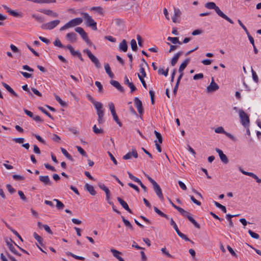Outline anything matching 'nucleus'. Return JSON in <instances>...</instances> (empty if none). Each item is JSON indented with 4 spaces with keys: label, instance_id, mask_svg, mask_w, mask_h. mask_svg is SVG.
<instances>
[{
    "label": "nucleus",
    "instance_id": "obj_1",
    "mask_svg": "<svg viewBox=\"0 0 261 261\" xmlns=\"http://www.w3.org/2000/svg\"><path fill=\"white\" fill-rule=\"evenodd\" d=\"M205 7L208 9H214L215 10L216 13L221 17L225 19L231 24L233 23V21L229 18L227 15H226L220 9L216 6V4L214 2H208L205 4Z\"/></svg>",
    "mask_w": 261,
    "mask_h": 261
},
{
    "label": "nucleus",
    "instance_id": "obj_2",
    "mask_svg": "<svg viewBox=\"0 0 261 261\" xmlns=\"http://www.w3.org/2000/svg\"><path fill=\"white\" fill-rule=\"evenodd\" d=\"M93 105L96 110V114L98 116V124H102L105 121L104 118V110H102V104L100 102L95 101L93 103Z\"/></svg>",
    "mask_w": 261,
    "mask_h": 261
},
{
    "label": "nucleus",
    "instance_id": "obj_3",
    "mask_svg": "<svg viewBox=\"0 0 261 261\" xmlns=\"http://www.w3.org/2000/svg\"><path fill=\"white\" fill-rule=\"evenodd\" d=\"M83 22V19L82 18H75L71 19L67 23H66L60 29V31H63L69 28L74 27L76 25L81 24Z\"/></svg>",
    "mask_w": 261,
    "mask_h": 261
},
{
    "label": "nucleus",
    "instance_id": "obj_4",
    "mask_svg": "<svg viewBox=\"0 0 261 261\" xmlns=\"http://www.w3.org/2000/svg\"><path fill=\"white\" fill-rule=\"evenodd\" d=\"M145 176L148 179V180L152 184L153 188V190L158 196L161 199H163V195L162 194V190L160 187V186L157 184V182L153 179L151 177H150L148 174H145Z\"/></svg>",
    "mask_w": 261,
    "mask_h": 261
},
{
    "label": "nucleus",
    "instance_id": "obj_5",
    "mask_svg": "<svg viewBox=\"0 0 261 261\" xmlns=\"http://www.w3.org/2000/svg\"><path fill=\"white\" fill-rule=\"evenodd\" d=\"M81 15L83 16L84 20L88 26L92 27L94 30H97L96 22L94 21L91 16L86 12L82 13Z\"/></svg>",
    "mask_w": 261,
    "mask_h": 261
},
{
    "label": "nucleus",
    "instance_id": "obj_6",
    "mask_svg": "<svg viewBox=\"0 0 261 261\" xmlns=\"http://www.w3.org/2000/svg\"><path fill=\"white\" fill-rule=\"evenodd\" d=\"M84 52L86 53L89 59L94 64L95 67L99 69L101 68V64L98 60V59L93 55L91 51L88 49H85L84 50Z\"/></svg>",
    "mask_w": 261,
    "mask_h": 261
},
{
    "label": "nucleus",
    "instance_id": "obj_7",
    "mask_svg": "<svg viewBox=\"0 0 261 261\" xmlns=\"http://www.w3.org/2000/svg\"><path fill=\"white\" fill-rule=\"evenodd\" d=\"M239 113L242 125L245 127L248 126L250 122L248 115L243 110H240Z\"/></svg>",
    "mask_w": 261,
    "mask_h": 261
},
{
    "label": "nucleus",
    "instance_id": "obj_8",
    "mask_svg": "<svg viewBox=\"0 0 261 261\" xmlns=\"http://www.w3.org/2000/svg\"><path fill=\"white\" fill-rule=\"evenodd\" d=\"M60 22L59 20H55L43 24L41 28L44 30H52L57 26Z\"/></svg>",
    "mask_w": 261,
    "mask_h": 261
},
{
    "label": "nucleus",
    "instance_id": "obj_9",
    "mask_svg": "<svg viewBox=\"0 0 261 261\" xmlns=\"http://www.w3.org/2000/svg\"><path fill=\"white\" fill-rule=\"evenodd\" d=\"M75 31L81 35V37L86 43H88L89 42V39L87 34L82 28L77 27L75 29Z\"/></svg>",
    "mask_w": 261,
    "mask_h": 261
},
{
    "label": "nucleus",
    "instance_id": "obj_10",
    "mask_svg": "<svg viewBox=\"0 0 261 261\" xmlns=\"http://www.w3.org/2000/svg\"><path fill=\"white\" fill-rule=\"evenodd\" d=\"M215 132L217 134H225L228 138L231 139L233 141H235V138L231 134L226 132L222 126H219L215 129Z\"/></svg>",
    "mask_w": 261,
    "mask_h": 261
},
{
    "label": "nucleus",
    "instance_id": "obj_11",
    "mask_svg": "<svg viewBox=\"0 0 261 261\" xmlns=\"http://www.w3.org/2000/svg\"><path fill=\"white\" fill-rule=\"evenodd\" d=\"M219 88V86L217 84H216L214 80V78L212 77V81L209 86H208L206 88V91L208 93L213 92L214 91H217Z\"/></svg>",
    "mask_w": 261,
    "mask_h": 261
},
{
    "label": "nucleus",
    "instance_id": "obj_12",
    "mask_svg": "<svg viewBox=\"0 0 261 261\" xmlns=\"http://www.w3.org/2000/svg\"><path fill=\"white\" fill-rule=\"evenodd\" d=\"M14 243V244H15L12 239H10V240H7L6 241V244L7 245V246L8 247L9 249H10V250L15 255H17L18 256H20L21 255V254L20 253H19L17 250H16V249L15 248L14 246L13 245L12 243Z\"/></svg>",
    "mask_w": 261,
    "mask_h": 261
},
{
    "label": "nucleus",
    "instance_id": "obj_13",
    "mask_svg": "<svg viewBox=\"0 0 261 261\" xmlns=\"http://www.w3.org/2000/svg\"><path fill=\"white\" fill-rule=\"evenodd\" d=\"M134 102L139 113L140 115H142L144 112V110L142 107V101L138 97H135Z\"/></svg>",
    "mask_w": 261,
    "mask_h": 261
},
{
    "label": "nucleus",
    "instance_id": "obj_14",
    "mask_svg": "<svg viewBox=\"0 0 261 261\" xmlns=\"http://www.w3.org/2000/svg\"><path fill=\"white\" fill-rule=\"evenodd\" d=\"M239 170L244 175H248L249 176L252 177L254 179H255L257 182L258 183H261V179L259 178L257 176L254 174L252 172H249L244 171L241 167H239Z\"/></svg>",
    "mask_w": 261,
    "mask_h": 261
},
{
    "label": "nucleus",
    "instance_id": "obj_15",
    "mask_svg": "<svg viewBox=\"0 0 261 261\" xmlns=\"http://www.w3.org/2000/svg\"><path fill=\"white\" fill-rule=\"evenodd\" d=\"M133 156L135 158L138 157V153L137 150L135 148H133L130 152L127 153L125 155L123 156V159L125 160H129Z\"/></svg>",
    "mask_w": 261,
    "mask_h": 261
},
{
    "label": "nucleus",
    "instance_id": "obj_16",
    "mask_svg": "<svg viewBox=\"0 0 261 261\" xmlns=\"http://www.w3.org/2000/svg\"><path fill=\"white\" fill-rule=\"evenodd\" d=\"M215 150L218 153L221 161L225 164H227L229 162L227 156L223 153V151L217 148L215 149Z\"/></svg>",
    "mask_w": 261,
    "mask_h": 261
},
{
    "label": "nucleus",
    "instance_id": "obj_17",
    "mask_svg": "<svg viewBox=\"0 0 261 261\" xmlns=\"http://www.w3.org/2000/svg\"><path fill=\"white\" fill-rule=\"evenodd\" d=\"M66 39L71 43H74L77 40V35L74 32H70L66 34Z\"/></svg>",
    "mask_w": 261,
    "mask_h": 261
},
{
    "label": "nucleus",
    "instance_id": "obj_18",
    "mask_svg": "<svg viewBox=\"0 0 261 261\" xmlns=\"http://www.w3.org/2000/svg\"><path fill=\"white\" fill-rule=\"evenodd\" d=\"M39 180L45 186H51L52 185V182L48 175H40L39 176Z\"/></svg>",
    "mask_w": 261,
    "mask_h": 261
},
{
    "label": "nucleus",
    "instance_id": "obj_19",
    "mask_svg": "<svg viewBox=\"0 0 261 261\" xmlns=\"http://www.w3.org/2000/svg\"><path fill=\"white\" fill-rule=\"evenodd\" d=\"M183 216L187 217L188 220L197 228H200V225L190 215V213L186 211V214L182 215Z\"/></svg>",
    "mask_w": 261,
    "mask_h": 261
},
{
    "label": "nucleus",
    "instance_id": "obj_20",
    "mask_svg": "<svg viewBox=\"0 0 261 261\" xmlns=\"http://www.w3.org/2000/svg\"><path fill=\"white\" fill-rule=\"evenodd\" d=\"M3 8L5 9V10H6V11L9 13L10 15H12L13 16L16 17H21L22 15L20 13H18L14 10H11L10 8L7 7V6L4 5L3 6Z\"/></svg>",
    "mask_w": 261,
    "mask_h": 261
},
{
    "label": "nucleus",
    "instance_id": "obj_21",
    "mask_svg": "<svg viewBox=\"0 0 261 261\" xmlns=\"http://www.w3.org/2000/svg\"><path fill=\"white\" fill-rule=\"evenodd\" d=\"M117 200L118 201V202H119V203L121 205V206L126 210L127 211L128 213H130V214H132L133 212L132 211V210L129 208L128 204H127V203L126 202H125L123 200H122L121 198L120 197H117Z\"/></svg>",
    "mask_w": 261,
    "mask_h": 261
},
{
    "label": "nucleus",
    "instance_id": "obj_22",
    "mask_svg": "<svg viewBox=\"0 0 261 261\" xmlns=\"http://www.w3.org/2000/svg\"><path fill=\"white\" fill-rule=\"evenodd\" d=\"M113 256L119 260V261H125L121 256L122 253L115 249L112 248L110 250Z\"/></svg>",
    "mask_w": 261,
    "mask_h": 261
},
{
    "label": "nucleus",
    "instance_id": "obj_23",
    "mask_svg": "<svg viewBox=\"0 0 261 261\" xmlns=\"http://www.w3.org/2000/svg\"><path fill=\"white\" fill-rule=\"evenodd\" d=\"M110 84L115 87L117 90H118L121 92H124V88L121 85L119 84V83L116 81L111 80L110 82Z\"/></svg>",
    "mask_w": 261,
    "mask_h": 261
},
{
    "label": "nucleus",
    "instance_id": "obj_24",
    "mask_svg": "<svg viewBox=\"0 0 261 261\" xmlns=\"http://www.w3.org/2000/svg\"><path fill=\"white\" fill-rule=\"evenodd\" d=\"M40 12L47 15L52 16L54 17H57L58 16V14L57 13L54 12L52 10H50L41 9Z\"/></svg>",
    "mask_w": 261,
    "mask_h": 261
},
{
    "label": "nucleus",
    "instance_id": "obj_25",
    "mask_svg": "<svg viewBox=\"0 0 261 261\" xmlns=\"http://www.w3.org/2000/svg\"><path fill=\"white\" fill-rule=\"evenodd\" d=\"M181 14V12L179 9L174 8V15L172 17V19L173 22H177V18L179 17Z\"/></svg>",
    "mask_w": 261,
    "mask_h": 261
},
{
    "label": "nucleus",
    "instance_id": "obj_26",
    "mask_svg": "<svg viewBox=\"0 0 261 261\" xmlns=\"http://www.w3.org/2000/svg\"><path fill=\"white\" fill-rule=\"evenodd\" d=\"M128 46L127 45V42L125 40H123L122 42L119 44V49L120 50L126 52L127 50Z\"/></svg>",
    "mask_w": 261,
    "mask_h": 261
},
{
    "label": "nucleus",
    "instance_id": "obj_27",
    "mask_svg": "<svg viewBox=\"0 0 261 261\" xmlns=\"http://www.w3.org/2000/svg\"><path fill=\"white\" fill-rule=\"evenodd\" d=\"M86 190L90 193L91 195H95L96 192L95 191L93 187L88 184H86L85 186Z\"/></svg>",
    "mask_w": 261,
    "mask_h": 261
},
{
    "label": "nucleus",
    "instance_id": "obj_28",
    "mask_svg": "<svg viewBox=\"0 0 261 261\" xmlns=\"http://www.w3.org/2000/svg\"><path fill=\"white\" fill-rule=\"evenodd\" d=\"M182 54V51H179L176 54V55L172 58L171 61V64L172 66H174L176 63H177L179 57Z\"/></svg>",
    "mask_w": 261,
    "mask_h": 261
},
{
    "label": "nucleus",
    "instance_id": "obj_29",
    "mask_svg": "<svg viewBox=\"0 0 261 261\" xmlns=\"http://www.w3.org/2000/svg\"><path fill=\"white\" fill-rule=\"evenodd\" d=\"M190 62V59L189 58L186 59L180 65L178 71L179 72H182L183 70L186 68L189 62Z\"/></svg>",
    "mask_w": 261,
    "mask_h": 261
},
{
    "label": "nucleus",
    "instance_id": "obj_30",
    "mask_svg": "<svg viewBox=\"0 0 261 261\" xmlns=\"http://www.w3.org/2000/svg\"><path fill=\"white\" fill-rule=\"evenodd\" d=\"M169 201L171 205L176 210H177L181 215H184L185 214H186L185 210H184L181 207L176 206L174 203L172 202V201L170 199H169Z\"/></svg>",
    "mask_w": 261,
    "mask_h": 261
},
{
    "label": "nucleus",
    "instance_id": "obj_31",
    "mask_svg": "<svg viewBox=\"0 0 261 261\" xmlns=\"http://www.w3.org/2000/svg\"><path fill=\"white\" fill-rule=\"evenodd\" d=\"M154 210L159 215H160L161 217H163L167 219H169V218L168 215L164 214L162 212H161L159 209H158L156 207L154 206Z\"/></svg>",
    "mask_w": 261,
    "mask_h": 261
},
{
    "label": "nucleus",
    "instance_id": "obj_32",
    "mask_svg": "<svg viewBox=\"0 0 261 261\" xmlns=\"http://www.w3.org/2000/svg\"><path fill=\"white\" fill-rule=\"evenodd\" d=\"M121 218L122 220V221L123 222L124 225L126 226V227L129 228L130 230H134V228L131 224V223L128 221L127 220L125 219L123 216H121Z\"/></svg>",
    "mask_w": 261,
    "mask_h": 261
},
{
    "label": "nucleus",
    "instance_id": "obj_33",
    "mask_svg": "<svg viewBox=\"0 0 261 261\" xmlns=\"http://www.w3.org/2000/svg\"><path fill=\"white\" fill-rule=\"evenodd\" d=\"M61 152H62V153L67 159H68L70 161H73V158L72 157V156L69 153H68V152L67 151V150L61 147Z\"/></svg>",
    "mask_w": 261,
    "mask_h": 261
},
{
    "label": "nucleus",
    "instance_id": "obj_34",
    "mask_svg": "<svg viewBox=\"0 0 261 261\" xmlns=\"http://www.w3.org/2000/svg\"><path fill=\"white\" fill-rule=\"evenodd\" d=\"M167 40L168 41H171L173 44H176V43H178L179 44H181V42L179 41L178 38L177 37H168L167 38Z\"/></svg>",
    "mask_w": 261,
    "mask_h": 261
},
{
    "label": "nucleus",
    "instance_id": "obj_35",
    "mask_svg": "<svg viewBox=\"0 0 261 261\" xmlns=\"http://www.w3.org/2000/svg\"><path fill=\"white\" fill-rule=\"evenodd\" d=\"M54 201L56 202V203H57L56 206L58 210H60L63 209V208L65 206H64V204L61 201H60L59 200L57 199H54Z\"/></svg>",
    "mask_w": 261,
    "mask_h": 261
},
{
    "label": "nucleus",
    "instance_id": "obj_36",
    "mask_svg": "<svg viewBox=\"0 0 261 261\" xmlns=\"http://www.w3.org/2000/svg\"><path fill=\"white\" fill-rule=\"evenodd\" d=\"M67 48H68L70 53L73 55V56H77V54H79L80 52L79 51H75L74 50L73 48L72 47V46L71 45H68L66 46V47Z\"/></svg>",
    "mask_w": 261,
    "mask_h": 261
},
{
    "label": "nucleus",
    "instance_id": "obj_37",
    "mask_svg": "<svg viewBox=\"0 0 261 261\" xmlns=\"http://www.w3.org/2000/svg\"><path fill=\"white\" fill-rule=\"evenodd\" d=\"M177 234L180 238L185 240L186 241H189L191 243L194 244V242L190 240L185 234L181 233L180 231H178V232L177 233Z\"/></svg>",
    "mask_w": 261,
    "mask_h": 261
},
{
    "label": "nucleus",
    "instance_id": "obj_38",
    "mask_svg": "<svg viewBox=\"0 0 261 261\" xmlns=\"http://www.w3.org/2000/svg\"><path fill=\"white\" fill-rule=\"evenodd\" d=\"M177 234L180 238L185 240L186 241H189L191 243L194 244V242L190 240L185 234L181 233L180 231H178V232L177 233Z\"/></svg>",
    "mask_w": 261,
    "mask_h": 261
},
{
    "label": "nucleus",
    "instance_id": "obj_39",
    "mask_svg": "<svg viewBox=\"0 0 261 261\" xmlns=\"http://www.w3.org/2000/svg\"><path fill=\"white\" fill-rule=\"evenodd\" d=\"M131 48L133 50L137 51L138 50V46L136 41L135 39H132L130 41Z\"/></svg>",
    "mask_w": 261,
    "mask_h": 261
},
{
    "label": "nucleus",
    "instance_id": "obj_40",
    "mask_svg": "<svg viewBox=\"0 0 261 261\" xmlns=\"http://www.w3.org/2000/svg\"><path fill=\"white\" fill-rule=\"evenodd\" d=\"M214 203L216 207L220 208L224 213H226V208L225 206L216 201H214Z\"/></svg>",
    "mask_w": 261,
    "mask_h": 261
},
{
    "label": "nucleus",
    "instance_id": "obj_41",
    "mask_svg": "<svg viewBox=\"0 0 261 261\" xmlns=\"http://www.w3.org/2000/svg\"><path fill=\"white\" fill-rule=\"evenodd\" d=\"M111 114H112V115L113 116V117L114 120L115 121V122L119 125V126H121L122 123L120 121L116 112L111 113Z\"/></svg>",
    "mask_w": 261,
    "mask_h": 261
},
{
    "label": "nucleus",
    "instance_id": "obj_42",
    "mask_svg": "<svg viewBox=\"0 0 261 261\" xmlns=\"http://www.w3.org/2000/svg\"><path fill=\"white\" fill-rule=\"evenodd\" d=\"M90 9L91 11H95L100 14H103V9L100 6L93 7Z\"/></svg>",
    "mask_w": 261,
    "mask_h": 261
},
{
    "label": "nucleus",
    "instance_id": "obj_43",
    "mask_svg": "<svg viewBox=\"0 0 261 261\" xmlns=\"http://www.w3.org/2000/svg\"><path fill=\"white\" fill-rule=\"evenodd\" d=\"M93 131L96 134H100L103 133V129L100 128H99L97 127L95 124L93 126Z\"/></svg>",
    "mask_w": 261,
    "mask_h": 261
},
{
    "label": "nucleus",
    "instance_id": "obj_44",
    "mask_svg": "<svg viewBox=\"0 0 261 261\" xmlns=\"http://www.w3.org/2000/svg\"><path fill=\"white\" fill-rule=\"evenodd\" d=\"M67 254L70 255L71 256H72V257H73L74 258H75L76 259H79V260H84L85 259L84 257L76 255L70 252H67Z\"/></svg>",
    "mask_w": 261,
    "mask_h": 261
},
{
    "label": "nucleus",
    "instance_id": "obj_45",
    "mask_svg": "<svg viewBox=\"0 0 261 261\" xmlns=\"http://www.w3.org/2000/svg\"><path fill=\"white\" fill-rule=\"evenodd\" d=\"M32 17L39 22H43L44 21V18L42 17L38 16L35 14H33L32 15Z\"/></svg>",
    "mask_w": 261,
    "mask_h": 261
},
{
    "label": "nucleus",
    "instance_id": "obj_46",
    "mask_svg": "<svg viewBox=\"0 0 261 261\" xmlns=\"http://www.w3.org/2000/svg\"><path fill=\"white\" fill-rule=\"evenodd\" d=\"M55 99L61 105V106L63 107H66V103L65 101H63L59 96L56 95Z\"/></svg>",
    "mask_w": 261,
    "mask_h": 261
},
{
    "label": "nucleus",
    "instance_id": "obj_47",
    "mask_svg": "<svg viewBox=\"0 0 261 261\" xmlns=\"http://www.w3.org/2000/svg\"><path fill=\"white\" fill-rule=\"evenodd\" d=\"M38 109L40 110L42 113L45 114L46 115H47L48 117H49L50 119H53V117L51 116L49 113H48L45 109H44L42 107H39Z\"/></svg>",
    "mask_w": 261,
    "mask_h": 261
},
{
    "label": "nucleus",
    "instance_id": "obj_48",
    "mask_svg": "<svg viewBox=\"0 0 261 261\" xmlns=\"http://www.w3.org/2000/svg\"><path fill=\"white\" fill-rule=\"evenodd\" d=\"M170 221V225L173 227L174 228L175 231L176 233H178V231H179V230L178 228V227L175 223V222L174 221L173 219L172 218L169 219Z\"/></svg>",
    "mask_w": 261,
    "mask_h": 261
},
{
    "label": "nucleus",
    "instance_id": "obj_49",
    "mask_svg": "<svg viewBox=\"0 0 261 261\" xmlns=\"http://www.w3.org/2000/svg\"><path fill=\"white\" fill-rule=\"evenodd\" d=\"M154 134H155L156 138L158 139L159 142L160 143H162L163 142V138L161 134L157 132L156 130L154 131Z\"/></svg>",
    "mask_w": 261,
    "mask_h": 261
},
{
    "label": "nucleus",
    "instance_id": "obj_50",
    "mask_svg": "<svg viewBox=\"0 0 261 261\" xmlns=\"http://www.w3.org/2000/svg\"><path fill=\"white\" fill-rule=\"evenodd\" d=\"M53 43L55 46H58L59 47H60V48L64 47V45L62 44L60 40L58 38H57L55 40V41Z\"/></svg>",
    "mask_w": 261,
    "mask_h": 261
},
{
    "label": "nucleus",
    "instance_id": "obj_51",
    "mask_svg": "<svg viewBox=\"0 0 261 261\" xmlns=\"http://www.w3.org/2000/svg\"><path fill=\"white\" fill-rule=\"evenodd\" d=\"M158 72L159 74H163L165 76H167L168 75V68H167L166 70H164L163 68H160Z\"/></svg>",
    "mask_w": 261,
    "mask_h": 261
},
{
    "label": "nucleus",
    "instance_id": "obj_52",
    "mask_svg": "<svg viewBox=\"0 0 261 261\" xmlns=\"http://www.w3.org/2000/svg\"><path fill=\"white\" fill-rule=\"evenodd\" d=\"M76 148L77 151L81 154L82 155L87 157V155L86 151L80 146H76Z\"/></svg>",
    "mask_w": 261,
    "mask_h": 261
},
{
    "label": "nucleus",
    "instance_id": "obj_53",
    "mask_svg": "<svg viewBox=\"0 0 261 261\" xmlns=\"http://www.w3.org/2000/svg\"><path fill=\"white\" fill-rule=\"evenodd\" d=\"M161 251H162V252L165 254L167 257H170V258H172L173 256L172 255H171L169 252L168 251L166 250V247H164V248H162L161 249Z\"/></svg>",
    "mask_w": 261,
    "mask_h": 261
},
{
    "label": "nucleus",
    "instance_id": "obj_54",
    "mask_svg": "<svg viewBox=\"0 0 261 261\" xmlns=\"http://www.w3.org/2000/svg\"><path fill=\"white\" fill-rule=\"evenodd\" d=\"M248 233L250 235V236L253 239H258L259 238V236L257 233L253 232L251 230H248Z\"/></svg>",
    "mask_w": 261,
    "mask_h": 261
},
{
    "label": "nucleus",
    "instance_id": "obj_55",
    "mask_svg": "<svg viewBox=\"0 0 261 261\" xmlns=\"http://www.w3.org/2000/svg\"><path fill=\"white\" fill-rule=\"evenodd\" d=\"M138 77L140 81H141L143 86L145 88H146L147 85H146L145 81L144 80V77H143L142 76H141V75L139 73H138Z\"/></svg>",
    "mask_w": 261,
    "mask_h": 261
},
{
    "label": "nucleus",
    "instance_id": "obj_56",
    "mask_svg": "<svg viewBox=\"0 0 261 261\" xmlns=\"http://www.w3.org/2000/svg\"><path fill=\"white\" fill-rule=\"evenodd\" d=\"M95 84L98 88V91L100 93H102L103 92V87L101 83L99 82L96 81Z\"/></svg>",
    "mask_w": 261,
    "mask_h": 261
},
{
    "label": "nucleus",
    "instance_id": "obj_57",
    "mask_svg": "<svg viewBox=\"0 0 261 261\" xmlns=\"http://www.w3.org/2000/svg\"><path fill=\"white\" fill-rule=\"evenodd\" d=\"M33 237L39 243H41V242L42 241V238L39 236L36 232H34L33 233Z\"/></svg>",
    "mask_w": 261,
    "mask_h": 261
},
{
    "label": "nucleus",
    "instance_id": "obj_58",
    "mask_svg": "<svg viewBox=\"0 0 261 261\" xmlns=\"http://www.w3.org/2000/svg\"><path fill=\"white\" fill-rule=\"evenodd\" d=\"M24 138H15L13 139V141H14L15 143H19V144H22L24 142Z\"/></svg>",
    "mask_w": 261,
    "mask_h": 261
},
{
    "label": "nucleus",
    "instance_id": "obj_59",
    "mask_svg": "<svg viewBox=\"0 0 261 261\" xmlns=\"http://www.w3.org/2000/svg\"><path fill=\"white\" fill-rule=\"evenodd\" d=\"M149 93L151 98V104L153 105L154 103V93L152 90H150Z\"/></svg>",
    "mask_w": 261,
    "mask_h": 261
},
{
    "label": "nucleus",
    "instance_id": "obj_60",
    "mask_svg": "<svg viewBox=\"0 0 261 261\" xmlns=\"http://www.w3.org/2000/svg\"><path fill=\"white\" fill-rule=\"evenodd\" d=\"M6 187L8 190V191L11 193L13 194L15 192V190L11 186L10 184H7L6 185Z\"/></svg>",
    "mask_w": 261,
    "mask_h": 261
},
{
    "label": "nucleus",
    "instance_id": "obj_61",
    "mask_svg": "<svg viewBox=\"0 0 261 261\" xmlns=\"http://www.w3.org/2000/svg\"><path fill=\"white\" fill-rule=\"evenodd\" d=\"M12 177L15 180H22L24 179V177L23 176L17 174H14Z\"/></svg>",
    "mask_w": 261,
    "mask_h": 261
},
{
    "label": "nucleus",
    "instance_id": "obj_62",
    "mask_svg": "<svg viewBox=\"0 0 261 261\" xmlns=\"http://www.w3.org/2000/svg\"><path fill=\"white\" fill-rule=\"evenodd\" d=\"M227 248L232 256L237 257V254L230 246L228 245Z\"/></svg>",
    "mask_w": 261,
    "mask_h": 261
},
{
    "label": "nucleus",
    "instance_id": "obj_63",
    "mask_svg": "<svg viewBox=\"0 0 261 261\" xmlns=\"http://www.w3.org/2000/svg\"><path fill=\"white\" fill-rule=\"evenodd\" d=\"M203 77V73H198V74H196L195 75H194L193 76V79L194 80H199V79H201Z\"/></svg>",
    "mask_w": 261,
    "mask_h": 261
},
{
    "label": "nucleus",
    "instance_id": "obj_64",
    "mask_svg": "<svg viewBox=\"0 0 261 261\" xmlns=\"http://www.w3.org/2000/svg\"><path fill=\"white\" fill-rule=\"evenodd\" d=\"M105 39L112 42H115L116 41V39L111 36H106L105 37Z\"/></svg>",
    "mask_w": 261,
    "mask_h": 261
}]
</instances>
